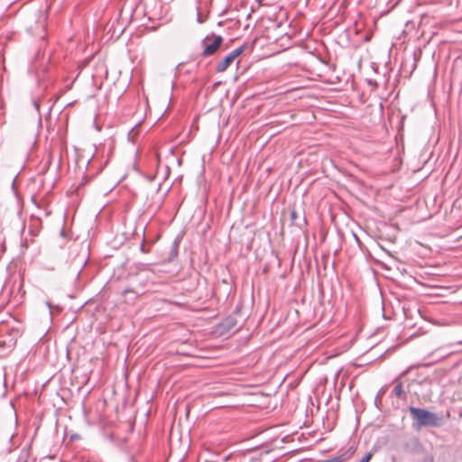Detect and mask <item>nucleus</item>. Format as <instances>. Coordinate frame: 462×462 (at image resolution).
Masks as SVG:
<instances>
[{
    "label": "nucleus",
    "mask_w": 462,
    "mask_h": 462,
    "mask_svg": "<svg viewBox=\"0 0 462 462\" xmlns=\"http://www.w3.org/2000/svg\"><path fill=\"white\" fill-rule=\"evenodd\" d=\"M246 49V44H243L240 47L233 50L222 61H220L216 67V71L218 73L224 72L232 64L236 58L244 52Z\"/></svg>",
    "instance_id": "3"
},
{
    "label": "nucleus",
    "mask_w": 462,
    "mask_h": 462,
    "mask_svg": "<svg viewBox=\"0 0 462 462\" xmlns=\"http://www.w3.org/2000/svg\"><path fill=\"white\" fill-rule=\"evenodd\" d=\"M47 17H46V14H41L40 15V18H39V22L42 23V27L44 28L45 26V21H46Z\"/></svg>",
    "instance_id": "9"
},
{
    "label": "nucleus",
    "mask_w": 462,
    "mask_h": 462,
    "mask_svg": "<svg viewBox=\"0 0 462 462\" xmlns=\"http://www.w3.org/2000/svg\"><path fill=\"white\" fill-rule=\"evenodd\" d=\"M79 439V435H70L69 441H74L76 439Z\"/></svg>",
    "instance_id": "11"
},
{
    "label": "nucleus",
    "mask_w": 462,
    "mask_h": 462,
    "mask_svg": "<svg viewBox=\"0 0 462 462\" xmlns=\"http://www.w3.org/2000/svg\"><path fill=\"white\" fill-rule=\"evenodd\" d=\"M15 346V337H9L7 339H0V358H5L11 354Z\"/></svg>",
    "instance_id": "4"
},
{
    "label": "nucleus",
    "mask_w": 462,
    "mask_h": 462,
    "mask_svg": "<svg viewBox=\"0 0 462 462\" xmlns=\"http://www.w3.org/2000/svg\"><path fill=\"white\" fill-rule=\"evenodd\" d=\"M409 412L417 428L421 427H440L444 424L442 413H436L425 409L409 407Z\"/></svg>",
    "instance_id": "1"
},
{
    "label": "nucleus",
    "mask_w": 462,
    "mask_h": 462,
    "mask_svg": "<svg viewBox=\"0 0 462 462\" xmlns=\"http://www.w3.org/2000/svg\"><path fill=\"white\" fill-rule=\"evenodd\" d=\"M395 383H396V385L393 389V393L396 397L402 399V400H406L407 398V393L404 392L403 390V385H402V382H399L397 380H395Z\"/></svg>",
    "instance_id": "7"
},
{
    "label": "nucleus",
    "mask_w": 462,
    "mask_h": 462,
    "mask_svg": "<svg viewBox=\"0 0 462 462\" xmlns=\"http://www.w3.org/2000/svg\"><path fill=\"white\" fill-rule=\"evenodd\" d=\"M222 42L223 38L220 35L216 36L211 43L205 45L202 55L204 57H208L214 54L217 51V50L220 47Z\"/></svg>",
    "instance_id": "6"
},
{
    "label": "nucleus",
    "mask_w": 462,
    "mask_h": 462,
    "mask_svg": "<svg viewBox=\"0 0 462 462\" xmlns=\"http://www.w3.org/2000/svg\"><path fill=\"white\" fill-rule=\"evenodd\" d=\"M290 435H286V437L282 439L283 441H286V439H288Z\"/></svg>",
    "instance_id": "14"
},
{
    "label": "nucleus",
    "mask_w": 462,
    "mask_h": 462,
    "mask_svg": "<svg viewBox=\"0 0 462 462\" xmlns=\"http://www.w3.org/2000/svg\"><path fill=\"white\" fill-rule=\"evenodd\" d=\"M372 457V454L371 453H368L367 455H365L359 462H369V460L371 459Z\"/></svg>",
    "instance_id": "10"
},
{
    "label": "nucleus",
    "mask_w": 462,
    "mask_h": 462,
    "mask_svg": "<svg viewBox=\"0 0 462 462\" xmlns=\"http://www.w3.org/2000/svg\"><path fill=\"white\" fill-rule=\"evenodd\" d=\"M141 250L145 253V250H144V241L141 245Z\"/></svg>",
    "instance_id": "12"
},
{
    "label": "nucleus",
    "mask_w": 462,
    "mask_h": 462,
    "mask_svg": "<svg viewBox=\"0 0 462 462\" xmlns=\"http://www.w3.org/2000/svg\"><path fill=\"white\" fill-rule=\"evenodd\" d=\"M406 448L409 450V451H411V452H417L420 448V446L414 442V447L413 448H410L409 445L406 446Z\"/></svg>",
    "instance_id": "8"
},
{
    "label": "nucleus",
    "mask_w": 462,
    "mask_h": 462,
    "mask_svg": "<svg viewBox=\"0 0 462 462\" xmlns=\"http://www.w3.org/2000/svg\"><path fill=\"white\" fill-rule=\"evenodd\" d=\"M111 443L117 446L121 450L125 451L131 455L139 451L140 442L134 440L126 435H108Z\"/></svg>",
    "instance_id": "2"
},
{
    "label": "nucleus",
    "mask_w": 462,
    "mask_h": 462,
    "mask_svg": "<svg viewBox=\"0 0 462 462\" xmlns=\"http://www.w3.org/2000/svg\"><path fill=\"white\" fill-rule=\"evenodd\" d=\"M23 246H24L25 249L27 248L26 241L23 244Z\"/></svg>",
    "instance_id": "13"
},
{
    "label": "nucleus",
    "mask_w": 462,
    "mask_h": 462,
    "mask_svg": "<svg viewBox=\"0 0 462 462\" xmlns=\"http://www.w3.org/2000/svg\"><path fill=\"white\" fill-rule=\"evenodd\" d=\"M356 450V444L354 442L348 447V448L346 451L341 453L339 456L334 457L329 459L321 460L319 462H346L354 455Z\"/></svg>",
    "instance_id": "5"
}]
</instances>
